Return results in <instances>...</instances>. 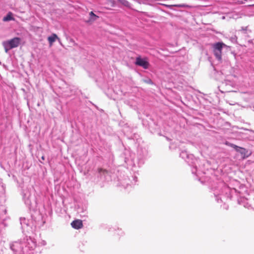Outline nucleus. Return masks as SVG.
Here are the masks:
<instances>
[{
    "label": "nucleus",
    "mask_w": 254,
    "mask_h": 254,
    "mask_svg": "<svg viewBox=\"0 0 254 254\" xmlns=\"http://www.w3.org/2000/svg\"><path fill=\"white\" fill-rule=\"evenodd\" d=\"M214 195L217 202L220 203L230 200L234 195L238 197V192L234 188H230L224 183H221L217 189H215ZM238 203L244 207L250 209L252 208L251 204L248 201V199L245 197H238Z\"/></svg>",
    "instance_id": "f257e3e1"
},
{
    "label": "nucleus",
    "mask_w": 254,
    "mask_h": 254,
    "mask_svg": "<svg viewBox=\"0 0 254 254\" xmlns=\"http://www.w3.org/2000/svg\"><path fill=\"white\" fill-rule=\"evenodd\" d=\"M148 155V151L145 148L139 147L137 152V159L138 166L144 163V161Z\"/></svg>",
    "instance_id": "39448f33"
},
{
    "label": "nucleus",
    "mask_w": 254,
    "mask_h": 254,
    "mask_svg": "<svg viewBox=\"0 0 254 254\" xmlns=\"http://www.w3.org/2000/svg\"><path fill=\"white\" fill-rule=\"evenodd\" d=\"M42 159L43 160H44V156H43V157H42Z\"/></svg>",
    "instance_id": "5701e85b"
},
{
    "label": "nucleus",
    "mask_w": 254,
    "mask_h": 254,
    "mask_svg": "<svg viewBox=\"0 0 254 254\" xmlns=\"http://www.w3.org/2000/svg\"><path fill=\"white\" fill-rule=\"evenodd\" d=\"M90 15V19L92 21H95L98 17L96 15H95L93 11H91L89 13Z\"/></svg>",
    "instance_id": "a211bd4d"
},
{
    "label": "nucleus",
    "mask_w": 254,
    "mask_h": 254,
    "mask_svg": "<svg viewBox=\"0 0 254 254\" xmlns=\"http://www.w3.org/2000/svg\"><path fill=\"white\" fill-rule=\"evenodd\" d=\"M20 224L21 225L22 228H24L25 226H28V220L26 219L25 218H21L20 219Z\"/></svg>",
    "instance_id": "dca6fc26"
},
{
    "label": "nucleus",
    "mask_w": 254,
    "mask_h": 254,
    "mask_svg": "<svg viewBox=\"0 0 254 254\" xmlns=\"http://www.w3.org/2000/svg\"><path fill=\"white\" fill-rule=\"evenodd\" d=\"M25 245V242H15L10 245V248L14 252L24 254L25 250L23 246Z\"/></svg>",
    "instance_id": "423d86ee"
},
{
    "label": "nucleus",
    "mask_w": 254,
    "mask_h": 254,
    "mask_svg": "<svg viewBox=\"0 0 254 254\" xmlns=\"http://www.w3.org/2000/svg\"><path fill=\"white\" fill-rule=\"evenodd\" d=\"M229 146L235 149V150L241 154L242 158L244 159L250 156L251 153L245 148L239 147L234 144L230 143Z\"/></svg>",
    "instance_id": "0eeeda50"
},
{
    "label": "nucleus",
    "mask_w": 254,
    "mask_h": 254,
    "mask_svg": "<svg viewBox=\"0 0 254 254\" xmlns=\"http://www.w3.org/2000/svg\"><path fill=\"white\" fill-rule=\"evenodd\" d=\"M119 2L121 3L124 6L131 8V4L127 0H117Z\"/></svg>",
    "instance_id": "2eb2a0df"
},
{
    "label": "nucleus",
    "mask_w": 254,
    "mask_h": 254,
    "mask_svg": "<svg viewBox=\"0 0 254 254\" xmlns=\"http://www.w3.org/2000/svg\"><path fill=\"white\" fill-rule=\"evenodd\" d=\"M21 42V39L19 37H14L3 42L2 46L4 47L5 52L7 53L10 50L18 47Z\"/></svg>",
    "instance_id": "f03ea898"
},
{
    "label": "nucleus",
    "mask_w": 254,
    "mask_h": 254,
    "mask_svg": "<svg viewBox=\"0 0 254 254\" xmlns=\"http://www.w3.org/2000/svg\"><path fill=\"white\" fill-rule=\"evenodd\" d=\"M135 64L142 67L144 69H148L149 66V63L147 61V59H142L140 57L136 58Z\"/></svg>",
    "instance_id": "1a4fd4ad"
},
{
    "label": "nucleus",
    "mask_w": 254,
    "mask_h": 254,
    "mask_svg": "<svg viewBox=\"0 0 254 254\" xmlns=\"http://www.w3.org/2000/svg\"><path fill=\"white\" fill-rule=\"evenodd\" d=\"M28 244H30V242L31 243V245L29 248H30L31 249H33L34 247H35V243L31 240H27Z\"/></svg>",
    "instance_id": "6ab92c4d"
},
{
    "label": "nucleus",
    "mask_w": 254,
    "mask_h": 254,
    "mask_svg": "<svg viewBox=\"0 0 254 254\" xmlns=\"http://www.w3.org/2000/svg\"><path fill=\"white\" fill-rule=\"evenodd\" d=\"M107 173L108 172L106 170L101 168L98 169V176L100 177L101 178H102L103 176H105Z\"/></svg>",
    "instance_id": "4468645a"
},
{
    "label": "nucleus",
    "mask_w": 254,
    "mask_h": 254,
    "mask_svg": "<svg viewBox=\"0 0 254 254\" xmlns=\"http://www.w3.org/2000/svg\"><path fill=\"white\" fill-rule=\"evenodd\" d=\"M165 6L168 8H171L172 6H175L177 7H186L187 6V5L185 4H175V5H165Z\"/></svg>",
    "instance_id": "f3484780"
},
{
    "label": "nucleus",
    "mask_w": 254,
    "mask_h": 254,
    "mask_svg": "<svg viewBox=\"0 0 254 254\" xmlns=\"http://www.w3.org/2000/svg\"><path fill=\"white\" fill-rule=\"evenodd\" d=\"M71 225L72 228L75 229H79L83 227L82 222L80 220H76L72 221Z\"/></svg>",
    "instance_id": "9d476101"
},
{
    "label": "nucleus",
    "mask_w": 254,
    "mask_h": 254,
    "mask_svg": "<svg viewBox=\"0 0 254 254\" xmlns=\"http://www.w3.org/2000/svg\"><path fill=\"white\" fill-rule=\"evenodd\" d=\"M13 14L11 12H9L7 15L3 17L2 20L4 22L9 21L10 20H14V18L12 16Z\"/></svg>",
    "instance_id": "ddd939ff"
},
{
    "label": "nucleus",
    "mask_w": 254,
    "mask_h": 254,
    "mask_svg": "<svg viewBox=\"0 0 254 254\" xmlns=\"http://www.w3.org/2000/svg\"><path fill=\"white\" fill-rule=\"evenodd\" d=\"M130 160L128 158H125V162L127 163L130 164L131 165L135 166V161L133 157L134 156V154L133 153L130 154Z\"/></svg>",
    "instance_id": "f8f14e48"
},
{
    "label": "nucleus",
    "mask_w": 254,
    "mask_h": 254,
    "mask_svg": "<svg viewBox=\"0 0 254 254\" xmlns=\"http://www.w3.org/2000/svg\"><path fill=\"white\" fill-rule=\"evenodd\" d=\"M180 157L183 159L185 160L190 165H193L196 164V162H198L196 159H193V155L192 154H189L186 151H182L180 154ZM192 173L196 175V166L195 165L194 169H192Z\"/></svg>",
    "instance_id": "7ed1b4c3"
},
{
    "label": "nucleus",
    "mask_w": 254,
    "mask_h": 254,
    "mask_svg": "<svg viewBox=\"0 0 254 254\" xmlns=\"http://www.w3.org/2000/svg\"><path fill=\"white\" fill-rule=\"evenodd\" d=\"M57 39L59 40L56 34H52L51 36L48 38V40L51 46L53 45V43L56 41Z\"/></svg>",
    "instance_id": "9b49d317"
},
{
    "label": "nucleus",
    "mask_w": 254,
    "mask_h": 254,
    "mask_svg": "<svg viewBox=\"0 0 254 254\" xmlns=\"http://www.w3.org/2000/svg\"><path fill=\"white\" fill-rule=\"evenodd\" d=\"M247 27H242V30H243V31H245V30H247Z\"/></svg>",
    "instance_id": "4be33fe9"
},
{
    "label": "nucleus",
    "mask_w": 254,
    "mask_h": 254,
    "mask_svg": "<svg viewBox=\"0 0 254 254\" xmlns=\"http://www.w3.org/2000/svg\"><path fill=\"white\" fill-rule=\"evenodd\" d=\"M224 43L222 42H217L212 45L213 51L214 56L218 61L222 59V50L224 47H227Z\"/></svg>",
    "instance_id": "20e7f679"
},
{
    "label": "nucleus",
    "mask_w": 254,
    "mask_h": 254,
    "mask_svg": "<svg viewBox=\"0 0 254 254\" xmlns=\"http://www.w3.org/2000/svg\"><path fill=\"white\" fill-rule=\"evenodd\" d=\"M146 83H149V84H152V82L151 79H149L145 81Z\"/></svg>",
    "instance_id": "aec40b11"
},
{
    "label": "nucleus",
    "mask_w": 254,
    "mask_h": 254,
    "mask_svg": "<svg viewBox=\"0 0 254 254\" xmlns=\"http://www.w3.org/2000/svg\"><path fill=\"white\" fill-rule=\"evenodd\" d=\"M22 195L25 204L30 206L31 205V194L30 190L28 189L23 190Z\"/></svg>",
    "instance_id": "6e6552de"
},
{
    "label": "nucleus",
    "mask_w": 254,
    "mask_h": 254,
    "mask_svg": "<svg viewBox=\"0 0 254 254\" xmlns=\"http://www.w3.org/2000/svg\"><path fill=\"white\" fill-rule=\"evenodd\" d=\"M133 181H134V183H131L132 185L134 184L137 182V177H134L133 178Z\"/></svg>",
    "instance_id": "412c9836"
}]
</instances>
